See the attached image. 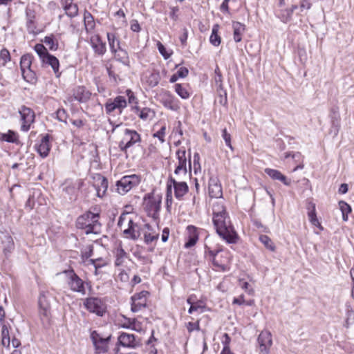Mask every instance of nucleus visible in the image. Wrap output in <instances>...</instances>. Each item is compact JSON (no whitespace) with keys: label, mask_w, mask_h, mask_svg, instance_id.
<instances>
[{"label":"nucleus","mask_w":354,"mask_h":354,"mask_svg":"<svg viewBox=\"0 0 354 354\" xmlns=\"http://www.w3.org/2000/svg\"><path fill=\"white\" fill-rule=\"evenodd\" d=\"M213 223L217 234L227 243L237 242L239 236L235 231L228 214L213 218Z\"/></svg>","instance_id":"f257e3e1"},{"label":"nucleus","mask_w":354,"mask_h":354,"mask_svg":"<svg viewBox=\"0 0 354 354\" xmlns=\"http://www.w3.org/2000/svg\"><path fill=\"white\" fill-rule=\"evenodd\" d=\"M118 225L127 238L135 240L140 235L138 225L133 222L132 216L128 212H124L120 215Z\"/></svg>","instance_id":"f03ea898"},{"label":"nucleus","mask_w":354,"mask_h":354,"mask_svg":"<svg viewBox=\"0 0 354 354\" xmlns=\"http://www.w3.org/2000/svg\"><path fill=\"white\" fill-rule=\"evenodd\" d=\"M33 59V55L27 53L22 55L20 60V68L23 78L25 81L30 84H35L37 81V74L32 68Z\"/></svg>","instance_id":"7ed1b4c3"},{"label":"nucleus","mask_w":354,"mask_h":354,"mask_svg":"<svg viewBox=\"0 0 354 354\" xmlns=\"http://www.w3.org/2000/svg\"><path fill=\"white\" fill-rule=\"evenodd\" d=\"M162 196L153 192L144 198L143 205L149 216L156 218L160 210Z\"/></svg>","instance_id":"20e7f679"},{"label":"nucleus","mask_w":354,"mask_h":354,"mask_svg":"<svg viewBox=\"0 0 354 354\" xmlns=\"http://www.w3.org/2000/svg\"><path fill=\"white\" fill-rule=\"evenodd\" d=\"M97 218V214L87 212L77 218L76 226L77 228L85 230V233L87 234L92 233L99 224Z\"/></svg>","instance_id":"39448f33"},{"label":"nucleus","mask_w":354,"mask_h":354,"mask_svg":"<svg viewBox=\"0 0 354 354\" xmlns=\"http://www.w3.org/2000/svg\"><path fill=\"white\" fill-rule=\"evenodd\" d=\"M83 305L88 312L99 317H102L106 313V305L101 298L95 297L86 298L84 299Z\"/></svg>","instance_id":"423d86ee"},{"label":"nucleus","mask_w":354,"mask_h":354,"mask_svg":"<svg viewBox=\"0 0 354 354\" xmlns=\"http://www.w3.org/2000/svg\"><path fill=\"white\" fill-rule=\"evenodd\" d=\"M124 138L119 143V148L123 152L137 142L141 141L140 134L135 130L126 129L124 132Z\"/></svg>","instance_id":"0eeeda50"},{"label":"nucleus","mask_w":354,"mask_h":354,"mask_svg":"<svg viewBox=\"0 0 354 354\" xmlns=\"http://www.w3.org/2000/svg\"><path fill=\"white\" fill-rule=\"evenodd\" d=\"M111 335L104 337L102 334L93 330L91 333V339L97 353L107 352Z\"/></svg>","instance_id":"6e6552de"},{"label":"nucleus","mask_w":354,"mask_h":354,"mask_svg":"<svg viewBox=\"0 0 354 354\" xmlns=\"http://www.w3.org/2000/svg\"><path fill=\"white\" fill-rule=\"evenodd\" d=\"M19 113L20 114L22 122L21 130L26 132L30 129L31 124L35 121V113L30 108L21 106L19 109Z\"/></svg>","instance_id":"1a4fd4ad"},{"label":"nucleus","mask_w":354,"mask_h":354,"mask_svg":"<svg viewBox=\"0 0 354 354\" xmlns=\"http://www.w3.org/2000/svg\"><path fill=\"white\" fill-rule=\"evenodd\" d=\"M127 102L125 97L118 95L113 100L109 99L104 104L106 114H111L114 111L118 110L121 113L122 110L127 106Z\"/></svg>","instance_id":"9d476101"},{"label":"nucleus","mask_w":354,"mask_h":354,"mask_svg":"<svg viewBox=\"0 0 354 354\" xmlns=\"http://www.w3.org/2000/svg\"><path fill=\"white\" fill-rule=\"evenodd\" d=\"M259 354H269L272 344V334L268 330H263L257 338Z\"/></svg>","instance_id":"9b49d317"},{"label":"nucleus","mask_w":354,"mask_h":354,"mask_svg":"<svg viewBox=\"0 0 354 354\" xmlns=\"http://www.w3.org/2000/svg\"><path fill=\"white\" fill-rule=\"evenodd\" d=\"M68 278V286L73 292H80L83 295L85 294V288L84 286V281L74 272L73 270H68L66 272Z\"/></svg>","instance_id":"f8f14e48"},{"label":"nucleus","mask_w":354,"mask_h":354,"mask_svg":"<svg viewBox=\"0 0 354 354\" xmlns=\"http://www.w3.org/2000/svg\"><path fill=\"white\" fill-rule=\"evenodd\" d=\"M149 295L147 291H142L139 293L135 294L132 297L131 310L133 313H137L146 308L147 306V297Z\"/></svg>","instance_id":"ddd939ff"},{"label":"nucleus","mask_w":354,"mask_h":354,"mask_svg":"<svg viewBox=\"0 0 354 354\" xmlns=\"http://www.w3.org/2000/svg\"><path fill=\"white\" fill-rule=\"evenodd\" d=\"M41 138L38 144L35 145V149L41 158H46L48 156L51 149L50 144V135L45 134L41 136Z\"/></svg>","instance_id":"4468645a"},{"label":"nucleus","mask_w":354,"mask_h":354,"mask_svg":"<svg viewBox=\"0 0 354 354\" xmlns=\"http://www.w3.org/2000/svg\"><path fill=\"white\" fill-rule=\"evenodd\" d=\"M222 250H216V251H213L209 248H207L205 251L207 255L211 259L214 266L216 268L217 270L225 271L227 269V259H225L223 262L218 261V253L221 252Z\"/></svg>","instance_id":"2eb2a0df"},{"label":"nucleus","mask_w":354,"mask_h":354,"mask_svg":"<svg viewBox=\"0 0 354 354\" xmlns=\"http://www.w3.org/2000/svg\"><path fill=\"white\" fill-rule=\"evenodd\" d=\"M222 250H216V251H213L209 248H207L205 251L207 255L211 259L214 266L216 268L217 270L225 271L227 269V259H225L223 262L218 261V253L221 252Z\"/></svg>","instance_id":"dca6fc26"},{"label":"nucleus","mask_w":354,"mask_h":354,"mask_svg":"<svg viewBox=\"0 0 354 354\" xmlns=\"http://www.w3.org/2000/svg\"><path fill=\"white\" fill-rule=\"evenodd\" d=\"M160 102L163 106L169 109L175 111L178 108L175 97L168 91L163 90L159 94Z\"/></svg>","instance_id":"f3484780"},{"label":"nucleus","mask_w":354,"mask_h":354,"mask_svg":"<svg viewBox=\"0 0 354 354\" xmlns=\"http://www.w3.org/2000/svg\"><path fill=\"white\" fill-rule=\"evenodd\" d=\"M90 41L91 47L96 54L103 55L106 53V43L102 41L98 35H95L91 37Z\"/></svg>","instance_id":"a211bd4d"},{"label":"nucleus","mask_w":354,"mask_h":354,"mask_svg":"<svg viewBox=\"0 0 354 354\" xmlns=\"http://www.w3.org/2000/svg\"><path fill=\"white\" fill-rule=\"evenodd\" d=\"M208 187L210 197L216 198L222 197L223 192L218 178H209Z\"/></svg>","instance_id":"6ab92c4d"},{"label":"nucleus","mask_w":354,"mask_h":354,"mask_svg":"<svg viewBox=\"0 0 354 354\" xmlns=\"http://www.w3.org/2000/svg\"><path fill=\"white\" fill-rule=\"evenodd\" d=\"M61 6L65 14L70 18H73L78 15V6L73 3V0H60Z\"/></svg>","instance_id":"aec40b11"},{"label":"nucleus","mask_w":354,"mask_h":354,"mask_svg":"<svg viewBox=\"0 0 354 354\" xmlns=\"http://www.w3.org/2000/svg\"><path fill=\"white\" fill-rule=\"evenodd\" d=\"M91 93L84 86H77L73 90V96L75 100L83 103L87 102Z\"/></svg>","instance_id":"412c9836"},{"label":"nucleus","mask_w":354,"mask_h":354,"mask_svg":"<svg viewBox=\"0 0 354 354\" xmlns=\"http://www.w3.org/2000/svg\"><path fill=\"white\" fill-rule=\"evenodd\" d=\"M185 151L179 149L176 154L178 159V165L176 167L174 174L176 175H185L187 173V160L185 157Z\"/></svg>","instance_id":"4be33fe9"},{"label":"nucleus","mask_w":354,"mask_h":354,"mask_svg":"<svg viewBox=\"0 0 354 354\" xmlns=\"http://www.w3.org/2000/svg\"><path fill=\"white\" fill-rule=\"evenodd\" d=\"M41 62L45 65L50 66L51 68H53V72L55 73L56 77H59V75L61 74L59 71V62L56 57L49 54V55H46L43 58V60Z\"/></svg>","instance_id":"5701e85b"},{"label":"nucleus","mask_w":354,"mask_h":354,"mask_svg":"<svg viewBox=\"0 0 354 354\" xmlns=\"http://www.w3.org/2000/svg\"><path fill=\"white\" fill-rule=\"evenodd\" d=\"M187 241L185 243V248H189L196 243L198 239V234L197 232V228L193 225L187 226Z\"/></svg>","instance_id":"b1692460"},{"label":"nucleus","mask_w":354,"mask_h":354,"mask_svg":"<svg viewBox=\"0 0 354 354\" xmlns=\"http://www.w3.org/2000/svg\"><path fill=\"white\" fill-rule=\"evenodd\" d=\"M120 344L126 347L134 348L138 345L135 336L132 334L122 333L118 337Z\"/></svg>","instance_id":"393cba45"},{"label":"nucleus","mask_w":354,"mask_h":354,"mask_svg":"<svg viewBox=\"0 0 354 354\" xmlns=\"http://www.w3.org/2000/svg\"><path fill=\"white\" fill-rule=\"evenodd\" d=\"M132 110L134 111L138 116L143 120H147L149 118H152L155 115V112L150 108L145 107L143 109H140L138 106H135L132 108Z\"/></svg>","instance_id":"a878e982"},{"label":"nucleus","mask_w":354,"mask_h":354,"mask_svg":"<svg viewBox=\"0 0 354 354\" xmlns=\"http://www.w3.org/2000/svg\"><path fill=\"white\" fill-rule=\"evenodd\" d=\"M171 181L173 183L174 193L176 198H180L187 192L188 186L186 183H177L174 178H171Z\"/></svg>","instance_id":"bb28decb"},{"label":"nucleus","mask_w":354,"mask_h":354,"mask_svg":"<svg viewBox=\"0 0 354 354\" xmlns=\"http://www.w3.org/2000/svg\"><path fill=\"white\" fill-rule=\"evenodd\" d=\"M26 27L29 33H35L36 24L35 12L30 9H26Z\"/></svg>","instance_id":"cd10ccee"},{"label":"nucleus","mask_w":354,"mask_h":354,"mask_svg":"<svg viewBox=\"0 0 354 354\" xmlns=\"http://www.w3.org/2000/svg\"><path fill=\"white\" fill-rule=\"evenodd\" d=\"M115 59L124 66L130 67V59L127 51L122 48L113 53Z\"/></svg>","instance_id":"c85d7f7f"},{"label":"nucleus","mask_w":354,"mask_h":354,"mask_svg":"<svg viewBox=\"0 0 354 354\" xmlns=\"http://www.w3.org/2000/svg\"><path fill=\"white\" fill-rule=\"evenodd\" d=\"M0 139L7 142L21 144L18 133L12 130H8L6 133H1Z\"/></svg>","instance_id":"c756f323"},{"label":"nucleus","mask_w":354,"mask_h":354,"mask_svg":"<svg viewBox=\"0 0 354 354\" xmlns=\"http://www.w3.org/2000/svg\"><path fill=\"white\" fill-rule=\"evenodd\" d=\"M116 187L118 193L124 194L132 188L133 183L129 180V178H121L117 181Z\"/></svg>","instance_id":"7c9ffc66"},{"label":"nucleus","mask_w":354,"mask_h":354,"mask_svg":"<svg viewBox=\"0 0 354 354\" xmlns=\"http://www.w3.org/2000/svg\"><path fill=\"white\" fill-rule=\"evenodd\" d=\"M307 209H308V216L310 220V222L315 226L319 227L321 230L323 229L320 223L319 222L315 211V204L310 202L308 204Z\"/></svg>","instance_id":"2f4dec72"},{"label":"nucleus","mask_w":354,"mask_h":354,"mask_svg":"<svg viewBox=\"0 0 354 354\" xmlns=\"http://www.w3.org/2000/svg\"><path fill=\"white\" fill-rule=\"evenodd\" d=\"M232 28L234 30V40L236 42H240L242 39V35L245 30V25L240 22L234 21L232 24Z\"/></svg>","instance_id":"473e14b6"},{"label":"nucleus","mask_w":354,"mask_h":354,"mask_svg":"<svg viewBox=\"0 0 354 354\" xmlns=\"http://www.w3.org/2000/svg\"><path fill=\"white\" fill-rule=\"evenodd\" d=\"M107 39L111 52L115 53L116 50L121 48L120 42L117 36L113 32H107Z\"/></svg>","instance_id":"72a5a7b5"},{"label":"nucleus","mask_w":354,"mask_h":354,"mask_svg":"<svg viewBox=\"0 0 354 354\" xmlns=\"http://www.w3.org/2000/svg\"><path fill=\"white\" fill-rule=\"evenodd\" d=\"M84 24L86 32L94 30L95 24L93 15L87 10L84 12Z\"/></svg>","instance_id":"f704fd0d"},{"label":"nucleus","mask_w":354,"mask_h":354,"mask_svg":"<svg viewBox=\"0 0 354 354\" xmlns=\"http://www.w3.org/2000/svg\"><path fill=\"white\" fill-rule=\"evenodd\" d=\"M213 218H217L223 214H228L225 207L221 201H216L212 204Z\"/></svg>","instance_id":"c9c22d12"},{"label":"nucleus","mask_w":354,"mask_h":354,"mask_svg":"<svg viewBox=\"0 0 354 354\" xmlns=\"http://www.w3.org/2000/svg\"><path fill=\"white\" fill-rule=\"evenodd\" d=\"M199 155L196 153L194 155L193 163L192 164L190 160H189V174L192 175V171H194V175H197L198 171H201V165L199 163Z\"/></svg>","instance_id":"e433bc0d"},{"label":"nucleus","mask_w":354,"mask_h":354,"mask_svg":"<svg viewBox=\"0 0 354 354\" xmlns=\"http://www.w3.org/2000/svg\"><path fill=\"white\" fill-rule=\"evenodd\" d=\"M218 29L219 26L215 24L212 28V34L209 37L210 43L214 46H219L221 41V37L218 35Z\"/></svg>","instance_id":"4c0bfd02"},{"label":"nucleus","mask_w":354,"mask_h":354,"mask_svg":"<svg viewBox=\"0 0 354 354\" xmlns=\"http://www.w3.org/2000/svg\"><path fill=\"white\" fill-rule=\"evenodd\" d=\"M276 15L281 21L286 24L291 20L292 14V10H290L289 8H285L280 10Z\"/></svg>","instance_id":"58836bf2"},{"label":"nucleus","mask_w":354,"mask_h":354,"mask_svg":"<svg viewBox=\"0 0 354 354\" xmlns=\"http://www.w3.org/2000/svg\"><path fill=\"white\" fill-rule=\"evenodd\" d=\"M160 80L159 72H153L147 77V83L150 87L156 86Z\"/></svg>","instance_id":"ea45409f"},{"label":"nucleus","mask_w":354,"mask_h":354,"mask_svg":"<svg viewBox=\"0 0 354 354\" xmlns=\"http://www.w3.org/2000/svg\"><path fill=\"white\" fill-rule=\"evenodd\" d=\"M43 41L50 50H56L58 48V42L53 35L46 36Z\"/></svg>","instance_id":"a19ab883"},{"label":"nucleus","mask_w":354,"mask_h":354,"mask_svg":"<svg viewBox=\"0 0 354 354\" xmlns=\"http://www.w3.org/2000/svg\"><path fill=\"white\" fill-rule=\"evenodd\" d=\"M115 254L116 257L115 264V266H119L123 263L124 259L127 256V253L124 252L121 245H120L115 249Z\"/></svg>","instance_id":"79ce46f5"},{"label":"nucleus","mask_w":354,"mask_h":354,"mask_svg":"<svg viewBox=\"0 0 354 354\" xmlns=\"http://www.w3.org/2000/svg\"><path fill=\"white\" fill-rule=\"evenodd\" d=\"M127 328H131L137 332H142L144 330V325L142 322H139L136 319H132L129 320V325H125Z\"/></svg>","instance_id":"37998d69"},{"label":"nucleus","mask_w":354,"mask_h":354,"mask_svg":"<svg viewBox=\"0 0 354 354\" xmlns=\"http://www.w3.org/2000/svg\"><path fill=\"white\" fill-rule=\"evenodd\" d=\"M42 301H40L39 314L42 319L48 321L50 315V304H43Z\"/></svg>","instance_id":"c03bdc74"},{"label":"nucleus","mask_w":354,"mask_h":354,"mask_svg":"<svg viewBox=\"0 0 354 354\" xmlns=\"http://www.w3.org/2000/svg\"><path fill=\"white\" fill-rule=\"evenodd\" d=\"M1 335L2 345L8 347L10 344V337L9 335L8 329L6 325L2 326Z\"/></svg>","instance_id":"a18cd8bd"},{"label":"nucleus","mask_w":354,"mask_h":354,"mask_svg":"<svg viewBox=\"0 0 354 354\" xmlns=\"http://www.w3.org/2000/svg\"><path fill=\"white\" fill-rule=\"evenodd\" d=\"M259 241L264 245V246L270 250V251L274 252L275 250V245L271 239L268 237L267 235H261L259 236Z\"/></svg>","instance_id":"49530a36"},{"label":"nucleus","mask_w":354,"mask_h":354,"mask_svg":"<svg viewBox=\"0 0 354 354\" xmlns=\"http://www.w3.org/2000/svg\"><path fill=\"white\" fill-rule=\"evenodd\" d=\"M11 59L10 52L6 48H3L0 51V67L6 64Z\"/></svg>","instance_id":"de8ad7c7"},{"label":"nucleus","mask_w":354,"mask_h":354,"mask_svg":"<svg viewBox=\"0 0 354 354\" xmlns=\"http://www.w3.org/2000/svg\"><path fill=\"white\" fill-rule=\"evenodd\" d=\"M176 93L183 99H188L189 93L187 90L180 84H176L174 86Z\"/></svg>","instance_id":"09e8293b"},{"label":"nucleus","mask_w":354,"mask_h":354,"mask_svg":"<svg viewBox=\"0 0 354 354\" xmlns=\"http://www.w3.org/2000/svg\"><path fill=\"white\" fill-rule=\"evenodd\" d=\"M239 286L244 290L249 295H253L254 293V290L251 284L244 281L243 279H240Z\"/></svg>","instance_id":"8fccbe9b"},{"label":"nucleus","mask_w":354,"mask_h":354,"mask_svg":"<svg viewBox=\"0 0 354 354\" xmlns=\"http://www.w3.org/2000/svg\"><path fill=\"white\" fill-rule=\"evenodd\" d=\"M35 50L36 51V53L38 54V55L39 56L41 60L42 61L43 60V58L47 55H49L50 53L48 52L47 49L46 48V47L43 45V44H37L35 46Z\"/></svg>","instance_id":"3c124183"},{"label":"nucleus","mask_w":354,"mask_h":354,"mask_svg":"<svg viewBox=\"0 0 354 354\" xmlns=\"http://www.w3.org/2000/svg\"><path fill=\"white\" fill-rule=\"evenodd\" d=\"M354 323V312L352 309L348 308L346 311V318L344 326L348 328Z\"/></svg>","instance_id":"603ef678"},{"label":"nucleus","mask_w":354,"mask_h":354,"mask_svg":"<svg viewBox=\"0 0 354 354\" xmlns=\"http://www.w3.org/2000/svg\"><path fill=\"white\" fill-rule=\"evenodd\" d=\"M222 138L225 140L226 145L231 149L233 150V147L231 143V135L227 132V129L225 128L222 130Z\"/></svg>","instance_id":"864d4df0"},{"label":"nucleus","mask_w":354,"mask_h":354,"mask_svg":"<svg viewBox=\"0 0 354 354\" xmlns=\"http://www.w3.org/2000/svg\"><path fill=\"white\" fill-rule=\"evenodd\" d=\"M93 247L92 245H88L82 250V259H88L93 255Z\"/></svg>","instance_id":"5fc2aeb1"},{"label":"nucleus","mask_w":354,"mask_h":354,"mask_svg":"<svg viewBox=\"0 0 354 354\" xmlns=\"http://www.w3.org/2000/svg\"><path fill=\"white\" fill-rule=\"evenodd\" d=\"M89 262L90 263L94 266L96 270H98L99 268L106 265V261L103 260L102 258H98L95 259H91L89 260Z\"/></svg>","instance_id":"6e6d98bb"},{"label":"nucleus","mask_w":354,"mask_h":354,"mask_svg":"<svg viewBox=\"0 0 354 354\" xmlns=\"http://www.w3.org/2000/svg\"><path fill=\"white\" fill-rule=\"evenodd\" d=\"M203 308L204 307L198 303H194L192 304V306H190L188 313L189 314H192L194 312L202 313L203 312Z\"/></svg>","instance_id":"4d7b16f0"},{"label":"nucleus","mask_w":354,"mask_h":354,"mask_svg":"<svg viewBox=\"0 0 354 354\" xmlns=\"http://www.w3.org/2000/svg\"><path fill=\"white\" fill-rule=\"evenodd\" d=\"M57 118L61 121L66 123L67 113L64 109H59L56 111Z\"/></svg>","instance_id":"13d9d810"},{"label":"nucleus","mask_w":354,"mask_h":354,"mask_svg":"<svg viewBox=\"0 0 354 354\" xmlns=\"http://www.w3.org/2000/svg\"><path fill=\"white\" fill-rule=\"evenodd\" d=\"M339 205L342 214H349L351 212V206L346 202L340 201Z\"/></svg>","instance_id":"bf43d9fd"},{"label":"nucleus","mask_w":354,"mask_h":354,"mask_svg":"<svg viewBox=\"0 0 354 354\" xmlns=\"http://www.w3.org/2000/svg\"><path fill=\"white\" fill-rule=\"evenodd\" d=\"M158 49L159 50V53L162 55V56L165 59H167L171 56V53H168L166 50L165 47L163 44H162L160 42L158 43Z\"/></svg>","instance_id":"052dcab7"},{"label":"nucleus","mask_w":354,"mask_h":354,"mask_svg":"<svg viewBox=\"0 0 354 354\" xmlns=\"http://www.w3.org/2000/svg\"><path fill=\"white\" fill-rule=\"evenodd\" d=\"M171 194H172L171 184L167 185V195H166V203H167V207H169L171 205V201H172Z\"/></svg>","instance_id":"680f3d73"},{"label":"nucleus","mask_w":354,"mask_h":354,"mask_svg":"<svg viewBox=\"0 0 354 354\" xmlns=\"http://www.w3.org/2000/svg\"><path fill=\"white\" fill-rule=\"evenodd\" d=\"M265 172L270 177H286L281 174L279 171L272 169H266Z\"/></svg>","instance_id":"e2e57ef3"},{"label":"nucleus","mask_w":354,"mask_h":354,"mask_svg":"<svg viewBox=\"0 0 354 354\" xmlns=\"http://www.w3.org/2000/svg\"><path fill=\"white\" fill-rule=\"evenodd\" d=\"M158 238V234H153L151 233H145L144 235L145 242L147 243H150L157 240Z\"/></svg>","instance_id":"0e129e2a"},{"label":"nucleus","mask_w":354,"mask_h":354,"mask_svg":"<svg viewBox=\"0 0 354 354\" xmlns=\"http://www.w3.org/2000/svg\"><path fill=\"white\" fill-rule=\"evenodd\" d=\"M165 131H166V127H165V126H163L160 128V129L158 131H157L156 133H155L153 134V136L158 138L161 142H165L164 136L165 134Z\"/></svg>","instance_id":"69168bd1"},{"label":"nucleus","mask_w":354,"mask_h":354,"mask_svg":"<svg viewBox=\"0 0 354 354\" xmlns=\"http://www.w3.org/2000/svg\"><path fill=\"white\" fill-rule=\"evenodd\" d=\"M126 93H127V95L128 96L129 102L130 104H138V99L134 95V93L132 91H131L130 89H127L126 91Z\"/></svg>","instance_id":"338daca9"},{"label":"nucleus","mask_w":354,"mask_h":354,"mask_svg":"<svg viewBox=\"0 0 354 354\" xmlns=\"http://www.w3.org/2000/svg\"><path fill=\"white\" fill-rule=\"evenodd\" d=\"M189 71L186 67H180L177 71L178 77L180 78L186 77L188 75Z\"/></svg>","instance_id":"774afa93"}]
</instances>
